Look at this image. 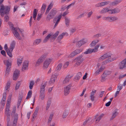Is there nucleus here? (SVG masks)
Listing matches in <instances>:
<instances>
[{"label":"nucleus","instance_id":"nucleus-1","mask_svg":"<svg viewBox=\"0 0 126 126\" xmlns=\"http://www.w3.org/2000/svg\"><path fill=\"white\" fill-rule=\"evenodd\" d=\"M4 0H0V14L1 16L3 17L4 15H6L4 18V21L7 22L9 20V17L7 15L9 13L10 6L7 5L4 6L2 4Z\"/></svg>","mask_w":126,"mask_h":126},{"label":"nucleus","instance_id":"nucleus-2","mask_svg":"<svg viewBox=\"0 0 126 126\" xmlns=\"http://www.w3.org/2000/svg\"><path fill=\"white\" fill-rule=\"evenodd\" d=\"M16 108V107L13 109L12 111L11 114V116L12 117H14V120L13 124L14 126H16V124L18 119V114L17 113H15Z\"/></svg>","mask_w":126,"mask_h":126},{"label":"nucleus","instance_id":"nucleus-3","mask_svg":"<svg viewBox=\"0 0 126 126\" xmlns=\"http://www.w3.org/2000/svg\"><path fill=\"white\" fill-rule=\"evenodd\" d=\"M57 12V11L56 8H53L51 10L47 16L46 20L49 21L50 19L54 17Z\"/></svg>","mask_w":126,"mask_h":126},{"label":"nucleus","instance_id":"nucleus-4","mask_svg":"<svg viewBox=\"0 0 126 126\" xmlns=\"http://www.w3.org/2000/svg\"><path fill=\"white\" fill-rule=\"evenodd\" d=\"M83 55H81L80 56L77 57L74 60V62H76V64L79 65L84 60V59L82 58Z\"/></svg>","mask_w":126,"mask_h":126},{"label":"nucleus","instance_id":"nucleus-5","mask_svg":"<svg viewBox=\"0 0 126 126\" xmlns=\"http://www.w3.org/2000/svg\"><path fill=\"white\" fill-rule=\"evenodd\" d=\"M82 50L81 49H77L71 53L68 56L69 58H72L75 56L79 54L80 53L82 52Z\"/></svg>","mask_w":126,"mask_h":126},{"label":"nucleus","instance_id":"nucleus-6","mask_svg":"<svg viewBox=\"0 0 126 126\" xmlns=\"http://www.w3.org/2000/svg\"><path fill=\"white\" fill-rule=\"evenodd\" d=\"M119 68L123 69L126 68V58L120 62L118 65Z\"/></svg>","mask_w":126,"mask_h":126},{"label":"nucleus","instance_id":"nucleus-7","mask_svg":"<svg viewBox=\"0 0 126 126\" xmlns=\"http://www.w3.org/2000/svg\"><path fill=\"white\" fill-rule=\"evenodd\" d=\"M62 16L61 15H59L58 16H57L54 18L53 20L54 23H55V24L54 26V28H55L58 24Z\"/></svg>","mask_w":126,"mask_h":126},{"label":"nucleus","instance_id":"nucleus-8","mask_svg":"<svg viewBox=\"0 0 126 126\" xmlns=\"http://www.w3.org/2000/svg\"><path fill=\"white\" fill-rule=\"evenodd\" d=\"M12 59L10 58L7 60H5L3 61L4 63L7 66L6 67H11L12 65Z\"/></svg>","mask_w":126,"mask_h":126},{"label":"nucleus","instance_id":"nucleus-9","mask_svg":"<svg viewBox=\"0 0 126 126\" xmlns=\"http://www.w3.org/2000/svg\"><path fill=\"white\" fill-rule=\"evenodd\" d=\"M20 74L19 71L17 69H16L13 75V79L14 80H16Z\"/></svg>","mask_w":126,"mask_h":126},{"label":"nucleus","instance_id":"nucleus-10","mask_svg":"<svg viewBox=\"0 0 126 126\" xmlns=\"http://www.w3.org/2000/svg\"><path fill=\"white\" fill-rule=\"evenodd\" d=\"M72 86L71 84H69L67 86L65 87L64 90V94L66 95L68 94L69 93L70 90Z\"/></svg>","mask_w":126,"mask_h":126},{"label":"nucleus","instance_id":"nucleus-11","mask_svg":"<svg viewBox=\"0 0 126 126\" xmlns=\"http://www.w3.org/2000/svg\"><path fill=\"white\" fill-rule=\"evenodd\" d=\"M110 57V53L109 52H108L101 56L99 59L100 60L102 61L105 58L108 57V58Z\"/></svg>","mask_w":126,"mask_h":126},{"label":"nucleus","instance_id":"nucleus-12","mask_svg":"<svg viewBox=\"0 0 126 126\" xmlns=\"http://www.w3.org/2000/svg\"><path fill=\"white\" fill-rule=\"evenodd\" d=\"M110 74V72L108 71H106L102 76V79L101 81L103 82L104 81L105 78L108 75Z\"/></svg>","mask_w":126,"mask_h":126},{"label":"nucleus","instance_id":"nucleus-13","mask_svg":"<svg viewBox=\"0 0 126 126\" xmlns=\"http://www.w3.org/2000/svg\"><path fill=\"white\" fill-rule=\"evenodd\" d=\"M118 109H116L113 112L112 116L111 117V120H113L118 115Z\"/></svg>","mask_w":126,"mask_h":126},{"label":"nucleus","instance_id":"nucleus-14","mask_svg":"<svg viewBox=\"0 0 126 126\" xmlns=\"http://www.w3.org/2000/svg\"><path fill=\"white\" fill-rule=\"evenodd\" d=\"M86 43V41L84 39H82L79 41L77 42V43L76 44L77 47H79Z\"/></svg>","mask_w":126,"mask_h":126},{"label":"nucleus","instance_id":"nucleus-15","mask_svg":"<svg viewBox=\"0 0 126 126\" xmlns=\"http://www.w3.org/2000/svg\"><path fill=\"white\" fill-rule=\"evenodd\" d=\"M123 0H115L111 3V5L112 6H116L117 5L120 3Z\"/></svg>","mask_w":126,"mask_h":126},{"label":"nucleus","instance_id":"nucleus-16","mask_svg":"<svg viewBox=\"0 0 126 126\" xmlns=\"http://www.w3.org/2000/svg\"><path fill=\"white\" fill-rule=\"evenodd\" d=\"M120 10L119 8L116 7L113 9H111V14L118 13L120 12Z\"/></svg>","mask_w":126,"mask_h":126},{"label":"nucleus","instance_id":"nucleus-17","mask_svg":"<svg viewBox=\"0 0 126 126\" xmlns=\"http://www.w3.org/2000/svg\"><path fill=\"white\" fill-rule=\"evenodd\" d=\"M51 60L50 59H46L44 62V66L46 68H47L50 63Z\"/></svg>","mask_w":126,"mask_h":126},{"label":"nucleus","instance_id":"nucleus-18","mask_svg":"<svg viewBox=\"0 0 126 126\" xmlns=\"http://www.w3.org/2000/svg\"><path fill=\"white\" fill-rule=\"evenodd\" d=\"M56 79V77L55 75H52L49 81V84L50 85L51 84L54 83Z\"/></svg>","mask_w":126,"mask_h":126},{"label":"nucleus","instance_id":"nucleus-19","mask_svg":"<svg viewBox=\"0 0 126 126\" xmlns=\"http://www.w3.org/2000/svg\"><path fill=\"white\" fill-rule=\"evenodd\" d=\"M47 81H43L42 82L41 85L40 91L43 90V91H45V88L47 85Z\"/></svg>","mask_w":126,"mask_h":126},{"label":"nucleus","instance_id":"nucleus-20","mask_svg":"<svg viewBox=\"0 0 126 126\" xmlns=\"http://www.w3.org/2000/svg\"><path fill=\"white\" fill-rule=\"evenodd\" d=\"M23 95L22 93L20 94H19L17 102V106L18 107L20 105V103L22 99Z\"/></svg>","mask_w":126,"mask_h":126},{"label":"nucleus","instance_id":"nucleus-21","mask_svg":"<svg viewBox=\"0 0 126 126\" xmlns=\"http://www.w3.org/2000/svg\"><path fill=\"white\" fill-rule=\"evenodd\" d=\"M17 30H15L13 32L14 36L18 39L19 40H21V38L19 33L18 32Z\"/></svg>","mask_w":126,"mask_h":126},{"label":"nucleus","instance_id":"nucleus-22","mask_svg":"<svg viewBox=\"0 0 126 126\" xmlns=\"http://www.w3.org/2000/svg\"><path fill=\"white\" fill-rule=\"evenodd\" d=\"M15 42L14 41H13L11 44L10 46L9 47V49H10L11 51H13L14 49L15 48Z\"/></svg>","mask_w":126,"mask_h":126},{"label":"nucleus","instance_id":"nucleus-23","mask_svg":"<svg viewBox=\"0 0 126 126\" xmlns=\"http://www.w3.org/2000/svg\"><path fill=\"white\" fill-rule=\"evenodd\" d=\"M99 41V40H95L93 41L90 44V47H92L94 46Z\"/></svg>","mask_w":126,"mask_h":126},{"label":"nucleus","instance_id":"nucleus-24","mask_svg":"<svg viewBox=\"0 0 126 126\" xmlns=\"http://www.w3.org/2000/svg\"><path fill=\"white\" fill-rule=\"evenodd\" d=\"M110 11V10L109 9H108L107 7H106L105 8H103L101 11H100L99 12V13L101 14H103L105 13L106 12H107Z\"/></svg>","mask_w":126,"mask_h":126},{"label":"nucleus","instance_id":"nucleus-25","mask_svg":"<svg viewBox=\"0 0 126 126\" xmlns=\"http://www.w3.org/2000/svg\"><path fill=\"white\" fill-rule=\"evenodd\" d=\"M66 33L63 32L57 38V40L59 42H60L63 38V36L66 34Z\"/></svg>","mask_w":126,"mask_h":126},{"label":"nucleus","instance_id":"nucleus-26","mask_svg":"<svg viewBox=\"0 0 126 126\" xmlns=\"http://www.w3.org/2000/svg\"><path fill=\"white\" fill-rule=\"evenodd\" d=\"M46 6V4L44 3L43 4L41 8V13H42V14H43L44 12Z\"/></svg>","mask_w":126,"mask_h":126},{"label":"nucleus","instance_id":"nucleus-27","mask_svg":"<svg viewBox=\"0 0 126 126\" xmlns=\"http://www.w3.org/2000/svg\"><path fill=\"white\" fill-rule=\"evenodd\" d=\"M69 111L68 110H65L63 115V118H66L68 114Z\"/></svg>","mask_w":126,"mask_h":126},{"label":"nucleus","instance_id":"nucleus-28","mask_svg":"<svg viewBox=\"0 0 126 126\" xmlns=\"http://www.w3.org/2000/svg\"><path fill=\"white\" fill-rule=\"evenodd\" d=\"M82 76V74L81 72H79L75 77V79L77 80H79Z\"/></svg>","mask_w":126,"mask_h":126},{"label":"nucleus","instance_id":"nucleus-29","mask_svg":"<svg viewBox=\"0 0 126 126\" xmlns=\"http://www.w3.org/2000/svg\"><path fill=\"white\" fill-rule=\"evenodd\" d=\"M65 24L67 27L68 26L69 24L70 20L69 19L66 17H65Z\"/></svg>","mask_w":126,"mask_h":126},{"label":"nucleus","instance_id":"nucleus-30","mask_svg":"<svg viewBox=\"0 0 126 126\" xmlns=\"http://www.w3.org/2000/svg\"><path fill=\"white\" fill-rule=\"evenodd\" d=\"M40 91V94L39 95L40 97L42 100L45 97V95L44 94L45 91Z\"/></svg>","mask_w":126,"mask_h":126},{"label":"nucleus","instance_id":"nucleus-31","mask_svg":"<svg viewBox=\"0 0 126 126\" xmlns=\"http://www.w3.org/2000/svg\"><path fill=\"white\" fill-rule=\"evenodd\" d=\"M10 107V106L9 105H6V111H5V114H10V110H9Z\"/></svg>","mask_w":126,"mask_h":126},{"label":"nucleus","instance_id":"nucleus-32","mask_svg":"<svg viewBox=\"0 0 126 126\" xmlns=\"http://www.w3.org/2000/svg\"><path fill=\"white\" fill-rule=\"evenodd\" d=\"M41 39H37L35 40L34 42L33 45H36L38 44L41 42Z\"/></svg>","mask_w":126,"mask_h":126},{"label":"nucleus","instance_id":"nucleus-33","mask_svg":"<svg viewBox=\"0 0 126 126\" xmlns=\"http://www.w3.org/2000/svg\"><path fill=\"white\" fill-rule=\"evenodd\" d=\"M47 55V54L46 53H45L41 56L39 58H41L40 59L43 62L45 58L46 57Z\"/></svg>","mask_w":126,"mask_h":126},{"label":"nucleus","instance_id":"nucleus-34","mask_svg":"<svg viewBox=\"0 0 126 126\" xmlns=\"http://www.w3.org/2000/svg\"><path fill=\"white\" fill-rule=\"evenodd\" d=\"M32 94V91L31 90H30L28 93L27 95L26 98V99H28L30 98L31 97Z\"/></svg>","mask_w":126,"mask_h":126},{"label":"nucleus","instance_id":"nucleus-35","mask_svg":"<svg viewBox=\"0 0 126 126\" xmlns=\"http://www.w3.org/2000/svg\"><path fill=\"white\" fill-rule=\"evenodd\" d=\"M59 33V32L58 31H57L51 37V39H54V40H55L57 36H58Z\"/></svg>","mask_w":126,"mask_h":126},{"label":"nucleus","instance_id":"nucleus-36","mask_svg":"<svg viewBox=\"0 0 126 126\" xmlns=\"http://www.w3.org/2000/svg\"><path fill=\"white\" fill-rule=\"evenodd\" d=\"M12 51H11L10 49H8V50H7V51H6V52L7 54L11 58L12 57H13V55L12 54Z\"/></svg>","mask_w":126,"mask_h":126},{"label":"nucleus","instance_id":"nucleus-37","mask_svg":"<svg viewBox=\"0 0 126 126\" xmlns=\"http://www.w3.org/2000/svg\"><path fill=\"white\" fill-rule=\"evenodd\" d=\"M41 58H39L38 61L36 62L35 65V66L36 67L38 66L43 62L41 59Z\"/></svg>","mask_w":126,"mask_h":126},{"label":"nucleus","instance_id":"nucleus-38","mask_svg":"<svg viewBox=\"0 0 126 126\" xmlns=\"http://www.w3.org/2000/svg\"><path fill=\"white\" fill-rule=\"evenodd\" d=\"M104 70V68L102 67H101L100 69H98L97 71L95 72V74L96 75L98 74H99V72H101Z\"/></svg>","mask_w":126,"mask_h":126},{"label":"nucleus","instance_id":"nucleus-39","mask_svg":"<svg viewBox=\"0 0 126 126\" xmlns=\"http://www.w3.org/2000/svg\"><path fill=\"white\" fill-rule=\"evenodd\" d=\"M92 53V48H89L86 51L84 52V54H91Z\"/></svg>","mask_w":126,"mask_h":126},{"label":"nucleus","instance_id":"nucleus-40","mask_svg":"<svg viewBox=\"0 0 126 126\" xmlns=\"http://www.w3.org/2000/svg\"><path fill=\"white\" fill-rule=\"evenodd\" d=\"M23 58H21L17 59V64L18 66H19V65L20 64L22 63L23 61Z\"/></svg>","mask_w":126,"mask_h":126},{"label":"nucleus","instance_id":"nucleus-41","mask_svg":"<svg viewBox=\"0 0 126 126\" xmlns=\"http://www.w3.org/2000/svg\"><path fill=\"white\" fill-rule=\"evenodd\" d=\"M62 66V63L59 64L56 68V70L57 71H59L61 69Z\"/></svg>","mask_w":126,"mask_h":126},{"label":"nucleus","instance_id":"nucleus-42","mask_svg":"<svg viewBox=\"0 0 126 126\" xmlns=\"http://www.w3.org/2000/svg\"><path fill=\"white\" fill-rule=\"evenodd\" d=\"M11 67H6V70L5 71V76H7L9 74V72H10V68Z\"/></svg>","mask_w":126,"mask_h":126},{"label":"nucleus","instance_id":"nucleus-43","mask_svg":"<svg viewBox=\"0 0 126 126\" xmlns=\"http://www.w3.org/2000/svg\"><path fill=\"white\" fill-rule=\"evenodd\" d=\"M117 59V58L115 56L111 54V62L114 61Z\"/></svg>","mask_w":126,"mask_h":126},{"label":"nucleus","instance_id":"nucleus-44","mask_svg":"<svg viewBox=\"0 0 126 126\" xmlns=\"http://www.w3.org/2000/svg\"><path fill=\"white\" fill-rule=\"evenodd\" d=\"M34 85V81L33 80L30 81V85L29 86V88L31 90L32 89L33 85Z\"/></svg>","mask_w":126,"mask_h":126},{"label":"nucleus","instance_id":"nucleus-45","mask_svg":"<svg viewBox=\"0 0 126 126\" xmlns=\"http://www.w3.org/2000/svg\"><path fill=\"white\" fill-rule=\"evenodd\" d=\"M110 2L109 1L102 2L100 3V4L102 6H103L105 5L109 4Z\"/></svg>","mask_w":126,"mask_h":126},{"label":"nucleus","instance_id":"nucleus-46","mask_svg":"<svg viewBox=\"0 0 126 126\" xmlns=\"http://www.w3.org/2000/svg\"><path fill=\"white\" fill-rule=\"evenodd\" d=\"M118 19V18L115 16H111V22L117 20Z\"/></svg>","mask_w":126,"mask_h":126},{"label":"nucleus","instance_id":"nucleus-47","mask_svg":"<svg viewBox=\"0 0 126 126\" xmlns=\"http://www.w3.org/2000/svg\"><path fill=\"white\" fill-rule=\"evenodd\" d=\"M7 115V121L8 123L7 125H9V122L10 121V114H6Z\"/></svg>","mask_w":126,"mask_h":126},{"label":"nucleus","instance_id":"nucleus-48","mask_svg":"<svg viewBox=\"0 0 126 126\" xmlns=\"http://www.w3.org/2000/svg\"><path fill=\"white\" fill-rule=\"evenodd\" d=\"M20 84L21 83L20 81H18L17 83L16 86L15 88V89L16 90L18 89L19 88Z\"/></svg>","mask_w":126,"mask_h":126},{"label":"nucleus","instance_id":"nucleus-49","mask_svg":"<svg viewBox=\"0 0 126 126\" xmlns=\"http://www.w3.org/2000/svg\"><path fill=\"white\" fill-rule=\"evenodd\" d=\"M101 34L100 33H99L94 35L93 36V38L97 39L99 37L101 36Z\"/></svg>","mask_w":126,"mask_h":126},{"label":"nucleus","instance_id":"nucleus-50","mask_svg":"<svg viewBox=\"0 0 126 126\" xmlns=\"http://www.w3.org/2000/svg\"><path fill=\"white\" fill-rule=\"evenodd\" d=\"M43 14H42V13H41L40 14H38L37 15V20L38 21H39L41 18L42 17V15Z\"/></svg>","mask_w":126,"mask_h":126},{"label":"nucleus","instance_id":"nucleus-51","mask_svg":"<svg viewBox=\"0 0 126 126\" xmlns=\"http://www.w3.org/2000/svg\"><path fill=\"white\" fill-rule=\"evenodd\" d=\"M0 52L1 53L2 55H3V56L6 57V53L5 51L4 50H1Z\"/></svg>","mask_w":126,"mask_h":126},{"label":"nucleus","instance_id":"nucleus-52","mask_svg":"<svg viewBox=\"0 0 126 126\" xmlns=\"http://www.w3.org/2000/svg\"><path fill=\"white\" fill-rule=\"evenodd\" d=\"M75 3V2L72 3L68 5L66 7V8L67 9V10H68Z\"/></svg>","mask_w":126,"mask_h":126},{"label":"nucleus","instance_id":"nucleus-53","mask_svg":"<svg viewBox=\"0 0 126 126\" xmlns=\"http://www.w3.org/2000/svg\"><path fill=\"white\" fill-rule=\"evenodd\" d=\"M110 62V59H109L107 60H106L103 61L102 62V64H107L108 63H109Z\"/></svg>","mask_w":126,"mask_h":126},{"label":"nucleus","instance_id":"nucleus-54","mask_svg":"<svg viewBox=\"0 0 126 126\" xmlns=\"http://www.w3.org/2000/svg\"><path fill=\"white\" fill-rule=\"evenodd\" d=\"M123 86L122 85L120 84L117 87V90L120 91L121 89L122 88Z\"/></svg>","mask_w":126,"mask_h":126},{"label":"nucleus","instance_id":"nucleus-55","mask_svg":"<svg viewBox=\"0 0 126 126\" xmlns=\"http://www.w3.org/2000/svg\"><path fill=\"white\" fill-rule=\"evenodd\" d=\"M38 11H37L36 9H34L33 12V15H37Z\"/></svg>","mask_w":126,"mask_h":126},{"label":"nucleus","instance_id":"nucleus-56","mask_svg":"<svg viewBox=\"0 0 126 126\" xmlns=\"http://www.w3.org/2000/svg\"><path fill=\"white\" fill-rule=\"evenodd\" d=\"M28 62L27 61H25L23 63V66H28Z\"/></svg>","mask_w":126,"mask_h":126},{"label":"nucleus","instance_id":"nucleus-57","mask_svg":"<svg viewBox=\"0 0 126 126\" xmlns=\"http://www.w3.org/2000/svg\"><path fill=\"white\" fill-rule=\"evenodd\" d=\"M103 20H105L106 21L109 20V22H110V21L109 20L110 19V17H104L103 18Z\"/></svg>","mask_w":126,"mask_h":126},{"label":"nucleus","instance_id":"nucleus-58","mask_svg":"<svg viewBox=\"0 0 126 126\" xmlns=\"http://www.w3.org/2000/svg\"><path fill=\"white\" fill-rule=\"evenodd\" d=\"M28 69V66H23L22 67V70H27Z\"/></svg>","mask_w":126,"mask_h":126},{"label":"nucleus","instance_id":"nucleus-59","mask_svg":"<svg viewBox=\"0 0 126 126\" xmlns=\"http://www.w3.org/2000/svg\"><path fill=\"white\" fill-rule=\"evenodd\" d=\"M10 28L12 30H14V31H15V30H17V28H14L13 26V25H10Z\"/></svg>","mask_w":126,"mask_h":126},{"label":"nucleus","instance_id":"nucleus-60","mask_svg":"<svg viewBox=\"0 0 126 126\" xmlns=\"http://www.w3.org/2000/svg\"><path fill=\"white\" fill-rule=\"evenodd\" d=\"M53 4H52V3H51L48 6L47 8H48L50 10L52 8V7L53 6Z\"/></svg>","mask_w":126,"mask_h":126},{"label":"nucleus","instance_id":"nucleus-61","mask_svg":"<svg viewBox=\"0 0 126 126\" xmlns=\"http://www.w3.org/2000/svg\"><path fill=\"white\" fill-rule=\"evenodd\" d=\"M5 100L4 99L3 100L2 99V100L1 102V106H2V107H4V106L5 105L4 101Z\"/></svg>","mask_w":126,"mask_h":126},{"label":"nucleus","instance_id":"nucleus-62","mask_svg":"<svg viewBox=\"0 0 126 126\" xmlns=\"http://www.w3.org/2000/svg\"><path fill=\"white\" fill-rule=\"evenodd\" d=\"M18 7V6H17V5H15L14 8V11L13 12H15V11H16L17 10V8Z\"/></svg>","mask_w":126,"mask_h":126},{"label":"nucleus","instance_id":"nucleus-63","mask_svg":"<svg viewBox=\"0 0 126 126\" xmlns=\"http://www.w3.org/2000/svg\"><path fill=\"white\" fill-rule=\"evenodd\" d=\"M126 76V74L123 75H120L119 78V79H120L124 77L125 76Z\"/></svg>","mask_w":126,"mask_h":126},{"label":"nucleus","instance_id":"nucleus-64","mask_svg":"<svg viewBox=\"0 0 126 126\" xmlns=\"http://www.w3.org/2000/svg\"><path fill=\"white\" fill-rule=\"evenodd\" d=\"M69 81L66 78L64 80L63 82V84L66 83L68 82Z\"/></svg>","mask_w":126,"mask_h":126}]
</instances>
